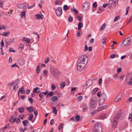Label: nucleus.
I'll return each mask as SVG.
<instances>
[{
	"mask_svg": "<svg viewBox=\"0 0 132 132\" xmlns=\"http://www.w3.org/2000/svg\"><path fill=\"white\" fill-rule=\"evenodd\" d=\"M76 18L79 21H80L82 20V17L79 16H78L77 15H76Z\"/></svg>",
	"mask_w": 132,
	"mask_h": 132,
	"instance_id": "c756f323",
	"label": "nucleus"
},
{
	"mask_svg": "<svg viewBox=\"0 0 132 132\" xmlns=\"http://www.w3.org/2000/svg\"><path fill=\"white\" fill-rule=\"evenodd\" d=\"M93 6L94 7H97V3L96 2H95L93 3Z\"/></svg>",
	"mask_w": 132,
	"mask_h": 132,
	"instance_id": "680f3d73",
	"label": "nucleus"
},
{
	"mask_svg": "<svg viewBox=\"0 0 132 132\" xmlns=\"http://www.w3.org/2000/svg\"><path fill=\"white\" fill-rule=\"evenodd\" d=\"M38 88L37 87H36L35 88H34V89L33 90V92L35 93L37 91L38 89Z\"/></svg>",
	"mask_w": 132,
	"mask_h": 132,
	"instance_id": "4d7b16f0",
	"label": "nucleus"
},
{
	"mask_svg": "<svg viewBox=\"0 0 132 132\" xmlns=\"http://www.w3.org/2000/svg\"><path fill=\"white\" fill-rule=\"evenodd\" d=\"M130 39L129 37L126 38L123 42V46H128L130 44Z\"/></svg>",
	"mask_w": 132,
	"mask_h": 132,
	"instance_id": "39448f33",
	"label": "nucleus"
},
{
	"mask_svg": "<svg viewBox=\"0 0 132 132\" xmlns=\"http://www.w3.org/2000/svg\"><path fill=\"white\" fill-rule=\"evenodd\" d=\"M55 3L56 5L60 4L62 3V2L59 0H57L55 2Z\"/></svg>",
	"mask_w": 132,
	"mask_h": 132,
	"instance_id": "c85d7f7f",
	"label": "nucleus"
},
{
	"mask_svg": "<svg viewBox=\"0 0 132 132\" xmlns=\"http://www.w3.org/2000/svg\"><path fill=\"white\" fill-rule=\"evenodd\" d=\"M55 12L57 16H60L62 14V8L61 7H58L55 10Z\"/></svg>",
	"mask_w": 132,
	"mask_h": 132,
	"instance_id": "0eeeda50",
	"label": "nucleus"
},
{
	"mask_svg": "<svg viewBox=\"0 0 132 132\" xmlns=\"http://www.w3.org/2000/svg\"><path fill=\"white\" fill-rule=\"evenodd\" d=\"M87 109V105L86 104H84L83 105L82 111L83 112H85Z\"/></svg>",
	"mask_w": 132,
	"mask_h": 132,
	"instance_id": "dca6fc26",
	"label": "nucleus"
},
{
	"mask_svg": "<svg viewBox=\"0 0 132 132\" xmlns=\"http://www.w3.org/2000/svg\"><path fill=\"white\" fill-rule=\"evenodd\" d=\"M9 51L10 52H16V51L14 50L12 48H10Z\"/></svg>",
	"mask_w": 132,
	"mask_h": 132,
	"instance_id": "de8ad7c7",
	"label": "nucleus"
},
{
	"mask_svg": "<svg viewBox=\"0 0 132 132\" xmlns=\"http://www.w3.org/2000/svg\"><path fill=\"white\" fill-rule=\"evenodd\" d=\"M80 117L79 115H77L76 117V120L77 121H79L80 120Z\"/></svg>",
	"mask_w": 132,
	"mask_h": 132,
	"instance_id": "c03bdc74",
	"label": "nucleus"
},
{
	"mask_svg": "<svg viewBox=\"0 0 132 132\" xmlns=\"http://www.w3.org/2000/svg\"><path fill=\"white\" fill-rule=\"evenodd\" d=\"M1 46L3 47L4 46V43L3 41V40H2L1 42Z\"/></svg>",
	"mask_w": 132,
	"mask_h": 132,
	"instance_id": "e2e57ef3",
	"label": "nucleus"
},
{
	"mask_svg": "<svg viewBox=\"0 0 132 132\" xmlns=\"http://www.w3.org/2000/svg\"><path fill=\"white\" fill-rule=\"evenodd\" d=\"M14 84H15L14 82H10L9 84V85L10 86H12Z\"/></svg>",
	"mask_w": 132,
	"mask_h": 132,
	"instance_id": "3c124183",
	"label": "nucleus"
},
{
	"mask_svg": "<svg viewBox=\"0 0 132 132\" xmlns=\"http://www.w3.org/2000/svg\"><path fill=\"white\" fill-rule=\"evenodd\" d=\"M29 101L31 103H32L33 102V99L31 98H28Z\"/></svg>",
	"mask_w": 132,
	"mask_h": 132,
	"instance_id": "8fccbe9b",
	"label": "nucleus"
},
{
	"mask_svg": "<svg viewBox=\"0 0 132 132\" xmlns=\"http://www.w3.org/2000/svg\"><path fill=\"white\" fill-rule=\"evenodd\" d=\"M89 4L88 3H83L82 6V9L83 11H87L89 9Z\"/></svg>",
	"mask_w": 132,
	"mask_h": 132,
	"instance_id": "6e6552de",
	"label": "nucleus"
},
{
	"mask_svg": "<svg viewBox=\"0 0 132 132\" xmlns=\"http://www.w3.org/2000/svg\"><path fill=\"white\" fill-rule=\"evenodd\" d=\"M68 20L69 22H71L73 20V19L72 16H70L68 18Z\"/></svg>",
	"mask_w": 132,
	"mask_h": 132,
	"instance_id": "f704fd0d",
	"label": "nucleus"
},
{
	"mask_svg": "<svg viewBox=\"0 0 132 132\" xmlns=\"http://www.w3.org/2000/svg\"><path fill=\"white\" fill-rule=\"evenodd\" d=\"M16 119V122L18 123H20V119L18 118H17Z\"/></svg>",
	"mask_w": 132,
	"mask_h": 132,
	"instance_id": "a18cd8bd",
	"label": "nucleus"
},
{
	"mask_svg": "<svg viewBox=\"0 0 132 132\" xmlns=\"http://www.w3.org/2000/svg\"><path fill=\"white\" fill-rule=\"evenodd\" d=\"M18 86L17 84H15L14 85L13 87V89L15 91H16L18 89Z\"/></svg>",
	"mask_w": 132,
	"mask_h": 132,
	"instance_id": "cd10ccee",
	"label": "nucleus"
},
{
	"mask_svg": "<svg viewBox=\"0 0 132 132\" xmlns=\"http://www.w3.org/2000/svg\"><path fill=\"white\" fill-rule=\"evenodd\" d=\"M14 38H11L9 39V42L10 43L13 42L14 41Z\"/></svg>",
	"mask_w": 132,
	"mask_h": 132,
	"instance_id": "052dcab7",
	"label": "nucleus"
},
{
	"mask_svg": "<svg viewBox=\"0 0 132 132\" xmlns=\"http://www.w3.org/2000/svg\"><path fill=\"white\" fill-rule=\"evenodd\" d=\"M98 88H94L92 92V94H95L98 90Z\"/></svg>",
	"mask_w": 132,
	"mask_h": 132,
	"instance_id": "4be33fe9",
	"label": "nucleus"
},
{
	"mask_svg": "<svg viewBox=\"0 0 132 132\" xmlns=\"http://www.w3.org/2000/svg\"><path fill=\"white\" fill-rule=\"evenodd\" d=\"M94 39L93 38H91L89 40V43L91 44H93L94 41Z\"/></svg>",
	"mask_w": 132,
	"mask_h": 132,
	"instance_id": "09e8293b",
	"label": "nucleus"
},
{
	"mask_svg": "<svg viewBox=\"0 0 132 132\" xmlns=\"http://www.w3.org/2000/svg\"><path fill=\"white\" fill-rule=\"evenodd\" d=\"M122 96L121 94H119L114 100V102H117L120 101L122 98Z\"/></svg>",
	"mask_w": 132,
	"mask_h": 132,
	"instance_id": "9b49d317",
	"label": "nucleus"
},
{
	"mask_svg": "<svg viewBox=\"0 0 132 132\" xmlns=\"http://www.w3.org/2000/svg\"><path fill=\"white\" fill-rule=\"evenodd\" d=\"M63 9L64 10H67L68 9V6L67 5H65L63 7Z\"/></svg>",
	"mask_w": 132,
	"mask_h": 132,
	"instance_id": "37998d69",
	"label": "nucleus"
},
{
	"mask_svg": "<svg viewBox=\"0 0 132 132\" xmlns=\"http://www.w3.org/2000/svg\"><path fill=\"white\" fill-rule=\"evenodd\" d=\"M51 88L52 90H54L56 89V87L54 85H53L51 86Z\"/></svg>",
	"mask_w": 132,
	"mask_h": 132,
	"instance_id": "864d4df0",
	"label": "nucleus"
},
{
	"mask_svg": "<svg viewBox=\"0 0 132 132\" xmlns=\"http://www.w3.org/2000/svg\"><path fill=\"white\" fill-rule=\"evenodd\" d=\"M43 94V92H41L39 94V96L40 98V100H41L42 98Z\"/></svg>",
	"mask_w": 132,
	"mask_h": 132,
	"instance_id": "49530a36",
	"label": "nucleus"
},
{
	"mask_svg": "<svg viewBox=\"0 0 132 132\" xmlns=\"http://www.w3.org/2000/svg\"><path fill=\"white\" fill-rule=\"evenodd\" d=\"M57 97L56 96H53L52 98V100L54 102L57 100Z\"/></svg>",
	"mask_w": 132,
	"mask_h": 132,
	"instance_id": "7c9ffc66",
	"label": "nucleus"
},
{
	"mask_svg": "<svg viewBox=\"0 0 132 132\" xmlns=\"http://www.w3.org/2000/svg\"><path fill=\"white\" fill-rule=\"evenodd\" d=\"M117 119V118H114L112 122V127L113 128H114L117 126L118 122Z\"/></svg>",
	"mask_w": 132,
	"mask_h": 132,
	"instance_id": "9d476101",
	"label": "nucleus"
},
{
	"mask_svg": "<svg viewBox=\"0 0 132 132\" xmlns=\"http://www.w3.org/2000/svg\"><path fill=\"white\" fill-rule=\"evenodd\" d=\"M117 1V0H109L108 4L109 7L111 8L112 6H115Z\"/></svg>",
	"mask_w": 132,
	"mask_h": 132,
	"instance_id": "423d86ee",
	"label": "nucleus"
},
{
	"mask_svg": "<svg viewBox=\"0 0 132 132\" xmlns=\"http://www.w3.org/2000/svg\"><path fill=\"white\" fill-rule=\"evenodd\" d=\"M26 109L28 112H32L33 111V108L31 106L27 108Z\"/></svg>",
	"mask_w": 132,
	"mask_h": 132,
	"instance_id": "f3484780",
	"label": "nucleus"
},
{
	"mask_svg": "<svg viewBox=\"0 0 132 132\" xmlns=\"http://www.w3.org/2000/svg\"><path fill=\"white\" fill-rule=\"evenodd\" d=\"M106 40V37H104L102 40V43L103 45H105V42Z\"/></svg>",
	"mask_w": 132,
	"mask_h": 132,
	"instance_id": "ea45409f",
	"label": "nucleus"
},
{
	"mask_svg": "<svg viewBox=\"0 0 132 132\" xmlns=\"http://www.w3.org/2000/svg\"><path fill=\"white\" fill-rule=\"evenodd\" d=\"M96 97H93L92 98L90 103V110H92L95 108L97 102Z\"/></svg>",
	"mask_w": 132,
	"mask_h": 132,
	"instance_id": "f03ea898",
	"label": "nucleus"
},
{
	"mask_svg": "<svg viewBox=\"0 0 132 132\" xmlns=\"http://www.w3.org/2000/svg\"><path fill=\"white\" fill-rule=\"evenodd\" d=\"M105 114H103L101 115L100 117L101 118L103 119L105 118Z\"/></svg>",
	"mask_w": 132,
	"mask_h": 132,
	"instance_id": "603ef678",
	"label": "nucleus"
},
{
	"mask_svg": "<svg viewBox=\"0 0 132 132\" xmlns=\"http://www.w3.org/2000/svg\"><path fill=\"white\" fill-rule=\"evenodd\" d=\"M29 123L28 121L27 120H23L22 121V123L23 125L24 126H26L27 124Z\"/></svg>",
	"mask_w": 132,
	"mask_h": 132,
	"instance_id": "bb28decb",
	"label": "nucleus"
},
{
	"mask_svg": "<svg viewBox=\"0 0 132 132\" xmlns=\"http://www.w3.org/2000/svg\"><path fill=\"white\" fill-rule=\"evenodd\" d=\"M28 5H29L28 3H25L23 4H19L17 5V6L18 8L24 9L28 7Z\"/></svg>",
	"mask_w": 132,
	"mask_h": 132,
	"instance_id": "1a4fd4ad",
	"label": "nucleus"
},
{
	"mask_svg": "<svg viewBox=\"0 0 132 132\" xmlns=\"http://www.w3.org/2000/svg\"><path fill=\"white\" fill-rule=\"evenodd\" d=\"M95 130H99V132H101V131H102V128L101 126V124L99 122H97L95 125L94 127Z\"/></svg>",
	"mask_w": 132,
	"mask_h": 132,
	"instance_id": "20e7f679",
	"label": "nucleus"
},
{
	"mask_svg": "<svg viewBox=\"0 0 132 132\" xmlns=\"http://www.w3.org/2000/svg\"><path fill=\"white\" fill-rule=\"evenodd\" d=\"M106 108V105H104L103 106L101 107H100V108L98 109V111H100L102 110L105 109Z\"/></svg>",
	"mask_w": 132,
	"mask_h": 132,
	"instance_id": "b1692460",
	"label": "nucleus"
},
{
	"mask_svg": "<svg viewBox=\"0 0 132 132\" xmlns=\"http://www.w3.org/2000/svg\"><path fill=\"white\" fill-rule=\"evenodd\" d=\"M129 6H128L126 8V12L125 13V15H127L128 14L129 11Z\"/></svg>",
	"mask_w": 132,
	"mask_h": 132,
	"instance_id": "4c0bfd02",
	"label": "nucleus"
},
{
	"mask_svg": "<svg viewBox=\"0 0 132 132\" xmlns=\"http://www.w3.org/2000/svg\"><path fill=\"white\" fill-rule=\"evenodd\" d=\"M53 111L55 114H56L57 113V110H56V108L55 107H53Z\"/></svg>",
	"mask_w": 132,
	"mask_h": 132,
	"instance_id": "473e14b6",
	"label": "nucleus"
},
{
	"mask_svg": "<svg viewBox=\"0 0 132 132\" xmlns=\"http://www.w3.org/2000/svg\"><path fill=\"white\" fill-rule=\"evenodd\" d=\"M25 13L26 12L25 11H23L21 13V15L23 17H25Z\"/></svg>",
	"mask_w": 132,
	"mask_h": 132,
	"instance_id": "0e129e2a",
	"label": "nucleus"
},
{
	"mask_svg": "<svg viewBox=\"0 0 132 132\" xmlns=\"http://www.w3.org/2000/svg\"><path fill=\"white\" fill-rule=\"evenodd\" d=\"M120 19L119 16V15L117 16L114 19V22H116Z\"/></svg>",
	"mask_w": 132,
	"mask_h": 132,
	"instance_id": "c9c22d12",
	"label": "nucleus"
},
{
	"mask_svg": "<svg viewBox=\"0 0 132 132\" xmlns=\"http://www.w3.org/2000/svg\"><path fill=\"white\" fill-rule=\"evenodd\" d=\"M24 45L23 44H21L19 46V48H20L22 50L24 48Z\"/></svg>",
	"mask_w": 132,
	"mask_h": 132,
	"instance_id": "58836bf2",
	"label": "nucleus"
},
{
	"mask_svg": "<svg viewBox=\"0 0 132 132\" xmlns=\"http://www.w3.org/2000/svg\"><path fill=\"white\" fill-rule=\"evenodd\" d=\"M130 81L129 82H127V83L129 85H132V77L130 78Z\"/></svg>",
	"mask_w": 132,
	"mask_h": 132,
	"instance_id": "a19ab883",
	"label": "nucleus"
},
{
	"mask_svg": "<svg viewBox=\"0 0 132 132\" xmlns=\"http://www.w3.org/2000/svg\"><path fill=\"white\" fill-rule=\"evenodd\" d=\"M22 40L23 41L26 42L27 41V42L28 43H29L30 42V40L29 39H27L26 38L24 37L23 39Z\"/></svg>",
	"mask_w": 132,
	"mask_h": 132,
	"instance_id": "393cba45",
	"label": "nucleus"
},
{
	"mask_svg": "<svg viewBox=\"0 0 132 132\" xmlns=\"http://www.w3.org/2000/svg\"><path fill=\"white\" fill-rule=\"evenodd\" d=\"M65 85V82L64 81H63L60 84L61 88H63Z\"/></svg>",
	"mask_w": 132,
	"mask_h": 132,
	"instance_id": "6ab92c4d",
	"label": "nucleus"
},
{
	"mask_svg": "<svg viewBox=\"0 0 132 132\" xmlns=\"http://www.w3.org/2000/svg\"><path fill=\"white\" fill-rule=\"evenodd\" d=\"M62 124L61 123L60 125L58 127V129L60 130L62 128Z\"/></svg>",
	"mask_w": 132,
	"mask_h": 132,
	"instance_id": "69168bd1",
	"label": "nucleus"
},
{
	"mask_svg": "<svg viewBox=\"0 0 132 132\" xmlns=\"http://www.w3.org/2000/svg\"><path fill=\"white\" fill-rule=\"evenodd\" d=\"M92 84V81H89L86 82L85 86L86 88H87L89 87Z\"/></svg>",
	"mask_w": 132,
	"mask_h": 132,
	"instance_id": "ddd939ff",
	"label": "nucleus"
},
{
	"mask_svg": "<svg viewBox=\"0 0 132 132\" xmlns=\"http://www.w3.org/2000/svg\"><path fill=\"white\" fill-rule=\"evenodd\" d=\"M101 97L103 98L104 101L105 100H106L107 99V95L105 93H102L101 94Z\"/></svg>",
	"mask_w": 132,
	"mask_h": 132,
	"instance_id": "4468645a",
	"label": "nucleus"
},
{
	"mask_svg": "<svg viewBox=\"0 0 132 132\" xmlns=\"http://www.w3.org/2000/svg\"><path fill=\"white\" fill-rule=\"evenodd\" d=\"M97 96L98 97H100L101 95V92H98L97 93Z\"/></svg>",
	"mask_w": 132,
	"mask_h": 132,
	"instance_id": "338daca9",
	"label": "nucleus"
},
{
	"mask_svg": "<svg viewBox=\"0 0 132 132\" xmlns=\"http://www.w3.org/2000/svg\"><path fill=\"white\" fill-rule=\"evenodd\" d=\"M19 92L22 94H24L25 93V90L23 88H21L19 89Z\"/></svg>",
	"mask_w": 132,
	"mask_h": 132,
	"instance_id": "412c9836",
	"label": "nucleus"
},
{
	"mask_svg": "<svg viewBox=\"0 0 132 132\" xmlns=\"http://www.w3.org/2000/svg\"><path fill=\"white\" fill-rule=\"evenodd\" d=\"M50 59L48 57H47L45 60V63H47L49 61Z\"/></svg>",
	"mask_w": 132,
	"mask_h": 132,
	"instance_id": "72a5a7b5",
	"label": "nucleus"
},
{
	"mask_svg": "<svg viewBox=\"0 0 132 132\" xmlns=\"http://www.w3.org/2000/svg\"><path fill=\"white\" fill-rule=\"evenodd\" d=\"M34 114L36 116H37L38 115V113L37 110H34Z\"/></svg>",
	"mask_w": 132,
	"mask_h": 132,
	"instance_id": "bf43d9fd",
	"label": "nucleus"
},
{
	"mask_svg": "<svg viewBox=\"0 0 132 132\" xmlns=\"http://www.w3.org/2000/svg\"><path fill=\"white\" fill-rule=\"evenodd\" d=\"M82 99V97L81 96H79L77 98V101H79L81 100Z\"/></svg>",
	"mask_w": 132,
	"mask_h": 132,
	"instance_id": "79ce46f5",
	"label": "nucleus"
},
{
	"mask_svg": "<svg viewBox=\"0 0 132 132\" xmlns=\"http://www.w3.org/2000/svg\"><path fill=\"white\" fill-rule=\"evenodd\" d=\"M118 74L117 73H116L113 76V77L114 78L116 79L118 78Z\"/></svg>",
	"mask_w": 132,
	"mask_h": 132,
	"instance_id": "774afa93",
	"label": "nucleus"
},
{
	"mask_svg": "<svg viewBox=\"0 0 132 132\" xmlns=\"http://www.w3.org/2000/svg\"><path fill=\"white\" fill-rule=\"evenodd\" d=\"M83 26V23L80 22H79L78 23V29L79 30H80V29Z\"/></svg>",
	"mask_w": 132,
	"mask_h": 132,
	"instance_id": "a211bd4d",
	"label": "nucleus"
},
{
	"mask_svg": "<svg viewBox=\"0 0 132 132\" xmlns=\"http://www.w3.org/2000/svg\"><path fill=\"white\" fill-rule=\"evenodd\" d=\"M55 69L51 68L50 70V72L52 75L55 77H58L61 74V73L59 71H57L55 72Z\"/></svg>",
	"mask_w": 132,
	"mask_h": 132,
	"instance_id": "7ed1b4c3",
	"label": "nucleus"
},
{
	"mask_svg": "<svg viewBox=\"0 0 132 132\" xmlns=\"http://www.w3.org/2000/svg\"><path fill=\"white\" fill-rule=\"evenodd\" d=\"M121 112L120 111H119L117 113L116 115L114 117V118H117V120H118L119 118L120 117Z\"/></svg>",
	"mask_w": 132,
	"mask_h": 132,
	"instance_id": "2eb2a0df",
	"label": "nucleus"
},
{
	"mask_svg": "<svg viewBox=\"0 0 132 132\" xmlns=\"http://www.w3.org/2000/svg\"><path fill=\"white\" fill-rule=\"evenodd\" d=\"M13 116L11 117V119L9 120L10 122L11 123H13Z\"/></svg>",
	"mask_w": 132,
	"mask_h": 132,
	"instance_id": "6e6d98bb",
	"label": "nucleus"
},
{
	"mask_svg": "<svg viewBox=\"0 0 132 132\" xmlns=\"http://www.w3.org/2000/svg\"><path fill=\"white\" fill-rule=\"evenodd\" d=\"M122 69L121 68H119L117 69V72L118 73H120Z\"/></svg>",
	"mask_w": 132,
	"mask_h": 132,
	"instance_id": "13d9d810",
	"label": "nucleus"
},
{
	"mask_svg": "<svg viewBox=\"0 0 132 132\" xmlns=\"http://www.w3.org/2000/svg\"><path fill=\"white\" fill-rule=\"evenodd\" d=\"M34 115L33 114H31L30 115L29 117V120H31L33 117Z\"/></svg>",
	"mask_w": 132,
	"mask_h": 132,
	"instance_id": "2f4dec72",
	"label": "nucleus"
},
{
	"mask_svg": "<svg viewBox=\"0 0 132 132\" xmlns=\"http://www.w3.org/2000/svg\"><path fill=\"white\" fill-rule=\"evenodd\" d=\"M53 91H51L47 95V96H48L49 95L50 96H53Z\"/></svg>",
	"mask_w": 132,
	"mask_h": 132,
	"instance_id": "e433bc0d",
	"label": "nucleus"
},
{
	"mask_svg": "<svg viewBox=\"0 0 132 132\" xmlns=\"http://www.w3.org/2000/svg\"><path fill=\"white\" fill-rule=\"evenodd\" d=\"M36 17L37 19H42L44 18V16L42 14H38L36 15Z\"/></svg>",
	"mask_w": 132,
	"mask_h": 132,
	"instance_id": "f8f14e48",
	"label": "nucleus"
},
{
	"mask_svg": "<svg viewBox=\"0 0 132 132\" xmlns=\"http://www.w3.org/2000/svg\"><path fill=\"white\" fill-rule=\"evenodd\" d=\"M132 21V16H131L130 18V19L129 21H128V22L127 23V24H128L129 23H130L131 21Z\"/></svg>",
	"mask_w": 132,
	"mask_h": 132,
	"instance_id": "5fc2aeb1",
	"label": "nucleus"
},
{
	"mask_svg": "<svg viewBox=\"0 0 132 132\" xmlns=\"http://www.w3.org/2000/svg\"><path fill=\"white\" fill-rule=\"evenodd\" d=\"M88 60L87 55L82 54L80 55L77 60V69L79 71L83 70L85 68Z\"/></svg>",
	"mask_w": 132,
	"mask_h": 132,
	"instance_id": "f257e3e1",
	"label": "nucleus"
},
{
	"mask_svg": "<svg viewBox=\"0 0 132 132\" xmlns=\"http://www.w3.org/2000/svg\"><path fill=\"white\" fill-rule=\"evenodd\" d=\"M10 34V32L9 31H7L6 32H3L2 34V35L4 36H7L8 35H9Z\"/></svg>",
	"mask_w": 132,
	"mask_h": 132,
	"instance_id": "aec40b11",
	"label": "nucleus"
},
{
	"mask_svg": "<svg viewBox=\"0 0 132 132\" xmlns=\"http://www.w3.org/2000/svg\"><path fill=\"white\" fill-rule=\"evenodd\" d=\"M106 24L105 23H104L101 26L100 29V30L101 31L105 27Z\"/></svg>",
	"mask_w": 132,
	"mask_h": 132,
	"instance_id": "5701e85b",
	"label": "nucleus"
},
{
	"mask_svg": "<svg viewBox=\"0 0 132 132\" xmlns=\"http://www.w3.org/2000/svg\"><path fill=\"white\" fill-rule=\"evenodd\" d=\"M24 107H22L19 108H18V110L20 112L22 113L24 111Z\"/></svg>",
	"mask_w": 132,
	"mask_h": 132,
	"instance_id": "a878e982",
	"label": "nucleus"
}]
</instances>
